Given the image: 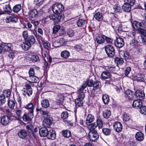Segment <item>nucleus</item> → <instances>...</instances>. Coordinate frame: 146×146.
<instances>
[{"mask_svg":"<svg viewBox=\"0 0 146 146\" xmlns=\"http://www.w3.org/2000/svg\"><path fill=\"white\" fill-rule=\"evenodd\" d=\"M58 15L56 16L54 21V22L57 23H58L59 22L63 20L64 17V16L63 14H59Z\"/></svg>","mask_w":146,"mask_h":146,"instance_id":"b1692460","label":"nucleus"},{"mask_svg":"<svg viewBox=\"0 0 146 146\" xmlns=\"http://www.w3.org/2000/svg\"><path fill=\"white\" fill-rule=\"evenodd\" d=\"M97 125L95 124L92 125L89 133L88 137L89 139L92 142L96 141L99 137V135L97 131L95 129Z\"/></svg>","mask_w":146,"mask_h":146,"instance_id":"f257e3e1","label":"nucleus"},{"mask_svg":"<svg viewBox=\"0 0 146 146\" xmlns=\"http://www.w3.org/2000/svg\"><path fill=\"white\" fill-rule=\"evenodd\" d=\"M10 120L9 117L8 116H4L1 119V122L2 125L6 126L9 124Z\"/></svg>","mask_w":146,"mask_h":146,"instance_id":"f8f14e48","label":"nucleus"},{"mask_svg":"<svg viewBox=\"0 0 146 146\" xmlns=\"http://www.w3.org/2000/svg\"><path fill=\"white\" fill-rule=\"evenodd\" d=\"M32 44L27 40H25L23 43L21 45V46L23 49L25 50H27L31 46Z\"/></svg>","mask_w":146,"mask_h":146,"instance_id":"a211bd4d","label":"nucleus"},{"mask_svg":"<svg viewBox=\"0 0 146 146\" xmlns=\"http://www.w3.org/2000/svg\"><path fill=\"white\" fill-rule=\"evenodd\" d=\"M103 115L105 118L108 119L111 115V112L110 110H105L103 111Z\"/></svg>","mask_w":146,"mask_h":146,"instance_id":"c9c22d12","label":"nucleus"},{"mask_svg":"<svg viewBox=\"0 0 146 146\" xmlns=\"http://www.w3.org/2000/svg\"><path fill=\"white\" fill-rule=\"evenodd\" d=\"M105 51L108 56L112 57L115 54V49L113 46L108 45L105 47Z\"/></svg>","mask_w":146,"mask_h":146,"instance_id":"20e7f679","label":"nucleus"},{"mask_svg":"<svg viewBox=\"0 0 146 146\" xmlns=\"http://www.w3.org/2000/svg\"><path fill=\"white\" fill-rule=\"evenodd\" d=\"M126 3L132 7L135 3V0H127Z\"/></svg>","mask_w":146,"mask_h":146,"instance_id":"774afa93","label":"nucleus"},{"mask_svg":"<svg viewBox=\"0 0 146 146\" xmlns=\"http://www.w3.org/2000/svg\"><path fill=\"white\" fill-rule=\"evenodd\" d=\"M48 129L46 128H41L39 129V133L41 137H46Z\"/></svg>","mask_w":146,"mask_h":146,"instance_id":"412c9836","label":"nucleus"},{"mask_svg":"<svg viewBox=\"0 0 146 146\" xmlns=\"http://www.w3.org/2000/svg\"><path fill=\"white\" fill-rule=\"evenodd\" d=\"M87 86V84L86 83L84 84L81 86L79 88V90H78L77 93L78 94V95L81 96L82 93H83L84 94L85 96L84 93V92H82V91L84 90V89L86 88Z\"/></svg>","mask_w":146,"mask_h":146,"instance_id":"c756f323","label":"nucleus"},{"mask_svg":"<svg viewBox=\"0 0 146 146\" xmlns=\"http://www.w3.org/2000/svg\"><path fill=\"white\" fill-rule=\"evenodd\" d=\"M34 114L29 112L28 114H24L23 116V119L25 121H30L33 118Z\"/></svg>","mask_w":146,"mask_h":146,"instance_id":"9d476101","label":"nucleus"},{"mask_svg":"<svg viewBox=\"0 0 146 146\" xmlns=\"http://www.w3.org/2000/svg\"><path fill=\"white\" fill-rule=\"evenodd\" d=\"M21 9V5L20 4H18L13 7V10L14 12L17 13Z\"/></svg>","mask_w":146,"mask_h":146,"instance_id":"ea45409f","label":"nucleus"},{"mask_svg":"<svg viewBox=\"0 0 146 146\" xmlns=\"http://www.w3.org/2000/svg\"><path fill=\"white\" fill-rule=\"evenodd\" d=\"M131 70V68L127 67L126 68L125 70L124 74L125 76H127Z\"/></svg>","mask_w":146,"mask_h":146,"instance_id":"0e129e2a","label":"nucleus"},{"mask_svg":"<svg viewBox=\"0 0 146 146\" xmlns=\"http://www.w3.org/2000/svg\"><path fill=\"white\" fill-rule=\"evenodd\" d=\"M56 134L55 131L52 129L48 130L46 137L50 139L53 140L55 138Z\"/></svg>","mask_w":146,"mask_h":146,"instance_id":"0eeeda50","label":"nucleus"},{"mask_svg":"<svg viewBox=\"0 0 146 146\" xmlns=\"http://www.w3.org/2000/svg\"><path fill=\"white\" fill-rule=\"evenodd\" d=\"M123 120L124 122H126L129 120L131 119L130 116L128 114L125 113L123 116Z\"/></svg>","mask_w":146,"mask_h":146,"instance_id":"37998d69","label":"nucleus"},{"mask_svg":"<svg viewBox=\"0 0 146 146\" xmlns=\"http://www.w3.org/2000/svg\"><path fill=\"white\" fill-rule=\"evenodd\" d=\"M53 121L52 118L50 117H49L48 118H46L43 121V125L44 127H49L51 125Z\"/></svg>","mask_w":146,"mask_h":146,"instance_id":"6e6552de","label":"nucleus"},{"mask_svg":"<svg viewBox=\"0 0 146 146\" xmlns=\"http://www.w3.org/2000/svg\"><path fill=\"white\" fill-rule=\"evenodd\" d=\"M102 100L104 103L108 104L109 102V99L108 96L107 95H104L102 96Z\"/></svg>","mask_w":146,"mask_h":146,"instance_id":"49530a36","label":"nucleus"},{"mask_svg":"<svg viewBox=\"0 0 146 146\" xmlns=\"http://www.w3.org/2000/svg\"><path fill=\"white\" fill-rule=\"evenodd\" d=\"M125 98L129 100L132 99L133 98L134 94L132 91L128 89L125 91Z\"/></svg>","mask_w":146,"mask_h":146,"instance_id":"2eb2a0df","label":"nucleus"},{"mask_svg":"<svg viewBox=\"0 0 146 146\" xmlns=\"http://www.w3.org/2000/svg\"><path fill=\"white\" fill-rule=\"evenodd\" d=\"M25 108L28 110L29 113L33 114L34 106L32 103H30L27 105L25 107Z\"/></svg>","mask_w":146,"mask_h":146,"instance_id":"4be33fe9","label":"nucleus"},{"mask_svg":"<svg viewBox=\"0 0 146 146\" xmlns=\"http://www.w3.org/2000/svg\"><path fill=\"white\" fill-rule=\"evenodd\" d=\"M43 45L44 48L48 49L50 47V44L49 43H47L45 42H43Z\"/></svg>","mask_w":146,"mask_h":146,"instance_id":"338daca9","label":"nucleus"},{"mask_svg":"<svg viewBox=\"0 0 146 146\" xmlns=\"http://www.w3.org/2000/svg\"><path fill=\"white\" fill-rule=\"evenodd\" d=\"M138 31L140 34L143 35L144 36H146V30L141 28Z\"/></svg>","mask_w":146,"mask_h":146,"instance_id":"13d9d810","label":"nucleus"},{"mask_svg":"<svg viewBox=\"0 0 146 146\" xmlns=\"http://www.w3.org/2000/svg\"><path fill=\"white\" fill-rule=\"evenodd\" d=\"M140 109V113L142 114L146 115V106H142Z\"/></svg>","mask_w":146,"mask_h":146,"instance_id":"6e6d98bb","label":"nucleus"},{"mask_svg":"<svg viewBox=\"0 0 146 146\" xmlns=\"http://www.w3.org/2000/svg\"><path fill=\"white\" fill-rule=\"evenodd\" d=\"M62 118L64 119H66L68 117V114L67 111L63 112L61 114Z\"/></svg>","mask_w":146,"mask_h":146,"instance_id":"5fc2aeb1","label":"nucleus"},{"mask_svg":"<svg viewBox=\"0 0 146 146\" xmlns=\"http://www.w3.org/2000/svg\"><path fill=\"white\" fill-rule=\"evenodd\" d=\"M29 74L30 77H33L34 76V70L33 68H31L29 71Z\"/></svg>","mask_w":146,"mask_h":146,"instance_id":"e2e57ef3","label":"nucleus"},{"mask_svg":"<svg viewBox=\"0 0 146 146\" xmlns=\"http://www.w3.org/2000/svg\"><path fill=\"white\" fill-rule=\"evenodd\" d=\"M6 22L8 23L10 22H16L17 21L18 19L15 16H10L7 18Z\"/></svg>","mask_w":146,"mask_h":146,"instance_id":"c85d7f7f","label":"nucleus"},{"mask_svg":"<svg viewBox=\"0 0 146 146\" xmlns=\"http://www.w3.org/2000/svg\"><path fill=\"white\" fill-rule=\"evenodd\" d=\"M61 55L62 57L66 58L69 56L70 53L67 50H64L61 52Z\"/></svg>","mask_w":146,"mask_h":146,"instance_id":"4c0bfd02","label":"nucleus"},{"mask_svg":"<svg viewBox=\"0 0 146 146\" xmlns=\"http://www.w3.org/2000/svg\"><path fill=\"white\" fill-rule=\"evenodd\" d=\"M115 61L117 65H121L124 63L123 60L121 58H116L115 59Z\"/></svg>","mask_w":146,"mask_h":146,"instance_id":"a19ab883","label":"nucleus"},{"mask_svg":"<svg viewBox=\"0 0 146 146\" xmlns=\"http://www.w3.org/2000/svg\"><path fill=\"white\" fill-rule=\"evenodd\" d=\"M31 59L33 62H35L39 61V58L38 56L36 55H33L31 58Z\"/></svg>","mask_w":146,"mask_h":146,"instance_id":"8fccbe9b","label":"nucleus"},{"mask_svg":"<svg viewBox=\"0 0 146 146\" xmlns=\"http://www.w3.org/2000/svg\"><path fill=\"white\" fill-rule=\"evenodd\" d=\"M41 105L42 107L44 108H47L49 107L50 104L47 100H44L41 102Z\"/></svg>","mask_w":146,"mask_h":146,"instance_id":"f704fd0d","label":"nucleus"},{"mask_svg":"<svg viewBox=\"0 0 146 146\" xmlns=\"http://www.w3.org/2000/svg\"><path fill=\"white\" fill-rule=\"evenodd\" d=\"M27 40L32 45L34 44L36 41L33 35L29 36Z\"/></svg>","mask_w":146,"mask_h":146,"instance_id":"79ce46f5","label":"nucleus"},{"mask_svg":"<svg viewBox=\"0 0 146 146\" xmlns=\"http://www.w3.org/2000/svg\"><path fill=\"white\" fill-rule=\"evenodd\" d=\"M101 76L102 78L104 79H108L110 78V73L104 71L102 73Z\"/></svg>","mask_w":146,"mask_h":146,"instance_id":"e433bc0d","label":"nucleus"},{"mask_svg":"<svg viewBox=\"0 0 146 146\" xmlns=\"http://www.w3.org/2000/svg\"><path fill=\"white\" fill-rule=\"evenodd\" d=\"M2 45L3 50L9 51L13 49V45L11 44L4 43Z\"/></svg>","mask_w":146,"mask_h":146,"instance_id":"dca6fc26","label":"nucleus"},{"mask_svg":"<svg viewBox=\"0 0 146 146\" xmlns=\"http://www.w3.org/2000/svg\"><path fill=\"white\" fill-rule=\"evenodd\" d=\"M124 44L123 39L121 38H117L114 42L115 46L118 48L122 47L124 45Z\"/></svg>","mask_w":146,"mask_h":146,"instance_id":"423d86ee","label":"nucleus"},{"mask_svg":"<svg viewBox=\"0 0 146 146\" xmlns=\"http://www.w3.org/2000/svg\"><path fill=\"white\" fill-rule=\"evenodd\" d=\"M8 103L9 107L11 109H13L15 104V100L9 99Z\"/></svg>","mask_w":146,"mask_h":146,"instance_id":"2f4dec72","label":"nucleus"},{"mask_svg":"<svg viewBox=\"0 0 146 146\" xmlns=\"http://www.w3.org/2000/svg\"><path fill=\"white\" fill-rule=\"evenodd\" d=\"M65 41L63 38H61L54 42V44L57 47L60 46L65 44Z\"/></svg>","mask_w":146,"mask_h":146,"instance_id":"f3484780","label":"nucleus"},{"mask_svg":"<svg viewBox=\"0 0 146 146\" xmlns=\"http://www.w3.org/2000/svg\"><path fill=\"white\" fill-rule=\"evenodd\" d=\"M131 6L129 5V4L125 3H124L122 6V8L124 11L126 12H129L131 10Z\"/></svg>","mask_w":146,"mask_h":146,"instance_id":"cd10ccee","label":"nucleus"},{"mask_svg":"<svg viewBox=\"0 0 146 146\" xmlns=\"http://www.w3.org/2000/svg\"><path fill=\"white\" fill-rule=\"evenodd\" d=\"M21 110H17L16 111V113L17 116V119L19 120L21 117Z\"/></svg>","mask_w":146,"mask_h":146,"instance_id":"4d7b16f0","label":"nucleus"},{"mask_svg":"<svg viewBox=\"0 0 146 146\" xmlns=\"http://www.w3.org/2000/svg\"><path fill=\"white\" fill-rule=\"evenodd\" d=\"M44 2V0H34V3L38 6H40Z\"/></svg>","mask_w":146,"mask_h":146,"instance_id":"052dcab7","label":"nucleus"},{"mask_svg":"<svg viewBox=\"0 0 146 146\" xmlns=\"http://www.w3.org/2000/svg\"><path fill=\"white\" fill-rule=\"evenodd\" d=\"M135 137L137 140L141 141L144 139V135L141 132L139 131L136 133Z\"/></svg>","mask_w":146,"mask_h":146,"instance_id":"aec40b11","label":"nucleus"},{"mask_svg":"<svg viewBox=\"0 0 146 146\" xmlns=\"http://www.w3.org/2000/svg\"><path fill=\"white\" fill-rule=\"evenodd\" d=\"M29 16L31 18H35L38 14L37 10L35 9H34L30 10L29 13Z\"/></svg>","mask_w":146,"mask_h":146,"instance_id":"5701e85b","label":"nucleus"},{"mask_svg":"<svg viewBox=\"0 0 146 146\" xmlns=\"http://www.w3.org/2000/svg\"><path fill=\"white\" fill-rule=\"evenodd\" d=\"M132 26L135 29L138 31L142 27V25L141 22H139L136 21L133 22L132 23Z\"/></svg>","mask_w":146,"mask_h":146,"instance_id":"bb28decb","label":"nucleus"},{"mask_svg":"<svg viewBox=\"0 0 146 146\" xmlns=\"http://www.w3.org/2000/svg\"><path fill=\"white\" fill-rule=\"evenodd\" d=\"M96 123L97 124H95V123H94L91 125V126L95 124L97 125V126H98V127L99 128H101L103 127V123L102 121L100 119H98L96 120Z\"/></svg>","mask_w":146,"mask_h":146,"instance_id":"a18cd8bd","label":"nucleus"},{"mask_svg":"<svg viewBox=\"0 0 146 146\" xmlns=\"http://www.w3.org/2000/svg\"><path fill=\"white\" fill-rule=\"evenodd\" d=\"M93 89L94 90H97L101 88V84L100 82L97 81L95 83H94L93 85Z\"/></svg>","mask_w":146,"mask_h":146,"instance_id":"473e14b6","label":"nucleus"},{"mask_svg":"<svg viewBox=\"0 0 146 146\" xmlns=\"http://www.w3.org/2000/svg\"><path fill=\"white\" fill-rule=\"evenodd\" d=\"M85 20L84 19H80L77 21V24L79 27H82L85 24Z\"/></svg>","mask_w":146,"mask_h":146,"instance_id":"09e8293b","label":"nucleus"},{"mask_svg":"<svg viewBox=\"0 0 146 146\" xmlns=\"http://www.w3.org/2000/svg\"><path fill=\"white\" fill-rule=\"evenodd\" d=\"M4 11L6 12H10L12 10L9 5H5L3 6Z\"/></svg>","mask_w":146,"mask_h":146,"instance_id":"864d4df0","label":"nucleus"},{"mask_svg":"<svg viewBox=\"0 0 146 146\" xmlns=\"http://www.w3.org/2000/svg\"><path fill=\"white\" fill-rule=\"evenodd\" d=\"M95 18L99 21H102L103 19V17L102 13L100 12H98L96 13L94 15Z\"/></svg>","mask_w":146,"mask_h":146,"instance_id":"7c9ffc66","label":"nucleus"},{"mask_svg":"<svg viewBox=\"0 0 146 146\" xmlns=\"http://www.w3.org/2000/svg\"><path fill=\"white\" fill-rule=\"evenodd\" d=\"M70 131L68 130H65L62 131V134L65 137H69L71 135Z\"/></svg>","mask_w":146,"mask_h":146,"instance_id":"c03bdc74","label":"nucleus"},{"mask_svg":"<svg viewBox=\"0 0 146 146\" xmlns=\"http://www.w3.org/2000/svg\"><path fill=\"white\" fill-rule=\"evenodd\" d=\"M60 27L59 25H56L55 26L53 29V33L55 34L60 29Z\"/></svg>","mask_w":146,"mask_h":146,"instance_id":"680f3d73","label":"nucleus"},{"mask_svg":"<svg viewBox=\"0 0 146 146\" xmlns=\"http://www.w3.org/2000/svg\"><path fill=\"white\" fill-rule=\"evenodd\" d=\"M11 94V91L10 90H4L3 92L2 96L5 98L6 97L8 98L10 96Z\"/></svg>","mask_w":146,"mask_h":146,"instance_id":"58836bf2","label":"nucleus"},{"mask_svg":"<svg viewBox=\"0 0 146 146\" xmlns=\"http://www.w3.org/2000/svg\"><path fill=\"white\" fill-rule=\"evenodd\" d=\"M135 94L137 98L139 99V100H143L145 98V94L143 92L141 91L137 90L135 92Z\"/></svg>","mask_w":146,"mask_h":146,"instance_id":"9b49d317","label":"nucleus"},{"mask_svg":"<svg viewBox=\"0 0 146 146\" xmlns=\"http://www.w3.org/2000/svg\"><path fill=\"white\" fill-rule=\"evenodd\" d=\"M84 97V95L83 93H82L81 96L78 95V98L75 101L76 108L82 106L83 104V100Z\"/></svg>","mask_w":146,"mask_h":146,"instance_id":"39448f33","label":"nucleus"},{"mask_svg":"<svg viewBox=\"0 0 146 146\" xmlns=\"http://www.w3.org/2000/svg\"><path fill=\"white\" fill-rule=\"evenodd\" d=\"M97 42L101 44L103 43L105 41L104 35L98 36L96 38Z\"/></svg>","mask_w":146,"mask_h":146,"instance_id":"72a5a7b5","label":"nucleus"},{"mask_svg":"<svg viewBox=\"0 0 146 146\" xmlns=\"http://www.w3.org/2000/svg\"><path fill=\"white\" fill-rule=\"evenodd\" d=\"M134 80H137L141 82H144L145 80V78L143 74L139 73L136 75L133 76Z\"/></svg>","mask_w":146,"mask_h":146,"instance_id":"1a4fd4ad","label":"nucleus"},{"mask_svg":"<svg viewBox=\"0 0 146 146\" xmlns=\"http://www.w3.org/2000/svg\"><path fill=\"white\" fill-rule=\"evenodd\" d=\"M63 5L61 3H56L52 5V9L53 12L56 15H58L64 10Z\"/></svg>","mask_w":146,"mask_h":146,"instance_id":"7ed1b4c3","label":"nucleus"},{"mask_svg":"<svg viewBox=\"0 0 146 146\" xmlns=\"http://www.w3.org/2000/svg\"><path fill=\"white\" fill-rule=\"evenodd\" d=\"M102 132L105 135H108L110 134L111 130L108 128H104L102 129Z\"/></svg>","mask_w":146,"mask_h":146,"instance_id":"de8ad7c7","label":"nucleus"},{"mask_svg":"<svg viewBox=\"0 0 146 146\" xmlns=\"http://www.w3.org/2000/svg\"><path fill=\"white\" fill-rule=\"evenodd\" d=\"M18 136L21 138L23 139H25L27 135V131L24 129L20 130L18 133Z\"/></svg>","mask_w":146,"mask_h":146,"instance_id":"a878e982","label":"nucleus"},{"mask_svg":"<svg viewBox=\"0 0 146 146\" xmlns=\"http://www.w3.org/2000/svg\"><path fill=\"white\" fill-rule=\"evenodd\" d=\"M87 86L90 87L93 86L94 83L93 80L92 79L89 80L86 83Z\"/></svg>","mask_w":146,"mask_h":146,"instance_id":"69168bd1","label":"nucleus"},{"mask_svg":"<svg viewBox=\"0 0 146 146\" xmlns=\"http://www.w3.org/2000/svg\"><path fill=\"white\" fill-rule=\"evenodd\" d=\"M94 120V117L91 114H89L86 118V123L87 125H90V124L93 122Z\"/></svg>","mask_w":146,"mask_h":146,"instance_id":"393cba45","label":"nucleus"},{"mask_svg":"<svg viewBox=\"0 0 146 146\" xmlns=\"http://www.w3.org/2000/svg\"><path fill=\"white\" fill-rule=\"evenodd\" d=\"M113 127L115 131L118 132H120L122 129V125L119 122H115L113 125Z\"/></svg>","mask_w":146,"mask_h":146,"instance_id":"4468645a","label":"nucleus"},{"mask_svg":"<svg viewBox=\"0 0 146 146\" xmlns=\"http://www.w3.org/2000/svg\"><path fill=\"white\" fill-rule=\"evenodd\" d=\"M142 102L141 100H137L133 102L132 106L133 108L136 109H140L142 106Z\"/></svg>","mask_w":146,"mask_h":146,"instance_id":"ddd939ff","label":"nucleus"},{"mask_svg":"<svg viewBox=\"0 0 146 146\" xmlns=\"http://www.w3.org/2000/svg\"><path fill=\"white\" fill-rule=\"evenodd\" d=\"M29 133H31L32 135L35 136L33 130V127L31 125H27L26 127Z\"/></svg>","mask_w":146,"mask_h":146,"instance_id":"3c124183","label":"nucleus"},{"mask_svg":"<svg viewBox=\"0 0 146 146\" xmlns=\"http://www.w3.org/2000/svg\"><path fill=\"white\" fill-rule=\"evenodd\" d=\"M113 9L114 12L115 13L120 12L121 10L120 7H118L116 5L114 6Z\"/></svg>","mask_w":146,"mask_h":146,"instance_id":"603ef678","label":"nucleus"},{"mask_svg":"<svg viewBox=\"0 0 146 146\" xmlns=\"http://www.w3.org/2000/svg\"><path fill=\"white\" fill-rule=\"evenodd\" d=\"M36 111H39L40 113L45 118H48L49 117H50L48 115L49 112L47 111L42 110V108H37L36 109Z\"/></svg>","mask_w":146,"mask_h":146,"instance_id":"6ab92c4d","label":"nucleus"},{"mask_svg":"<svg viewBox=\"0 0 146 146\" xmlns=\"http://www.w3.org/2000/svg\"><path fill=\"white\" fill-rule=\"evenodd\" d=\"M5 102V98L2 95L0 96V105H2Z\"/></svg>","mask_w":146,"mask_h":146,"instance_id":"bf43d9fd","label":"nucleus"},{"mask_svg":"<svg viewBox=\"0 0 146 146\" xmlns=\"http://www.w3.org/2000/svg\"><path fill=\"white\" fill-rule=\"evenodd\" d=\"M32 82L30 81L28 82V83L27 82L25 85V88L22 90L23 94L26 97L30 96L33 93L32 89L30 84Z\"/></svg>","mask_w":146,"mask_h":146,"instance_id":"f03ea898","label":"nucleus"}]
</instances>
